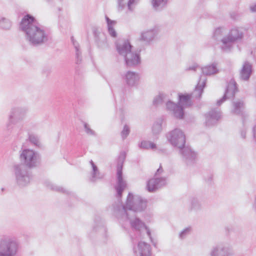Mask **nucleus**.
Listing matches in <instances>:
<instances>
[{"mask_svg": "<svg viewBox=\"0 0 256 256\" xmlns=\"http://www.w3.org/2000/svg\"><path fill=\"white\" fill-rule=\"evenodd\" d=\"M27 39L34 44H42L47 40L46 32L42 29L31 26L26 30Z\"/></svg>", "mask_w": 256, "mask_h": 256, "instance_id": "1", "label": "nucleus"}, {"mask_svg": "<svg viewBox=\"0 0 256 256\" xmlns=\"http://www.w3.org/2000/svg\"><path fill=\"white\" fill-rule=\"evenodd\" d=\"M23 156L27 164L31 166L32 162L36 158L35 152L30 150H26L23 152Z\"/></svg>", "mask_w": 256, "mask_h": 256, "instance_id": "2", "label": "nucleus"}, {"mask_svg": "<svg viewBox=\"0 0 256 256\" xmlns=\"http://www.w3.org/2000/svg\"><path fill=\"white\" fill-rule=\"evenodd\" d=\"M251 74V68L249 66H244L242 72V76L243 78L247 79L249 78Z\"/></svg>", "mask_w": 256, "mask_h": 256, "instance_id": "3", "label": "nucleus"}, {"mask_svg": "<svg viewBox=\"0 0 256 256\" xmlns=\"http://www.w3.org/2000/svg\"><path fill=\"white\" fill-rule=\"evenodd\" d=\"M24 20H25V19H24V20H23V22H24Z\"/></svg>", "mask_w": 256, "mask_h": 256, "instance_id": "4", "label": "nucleus"}]
</instances>
